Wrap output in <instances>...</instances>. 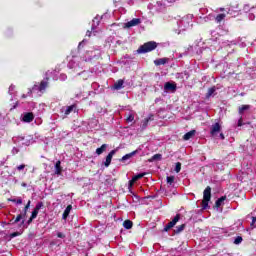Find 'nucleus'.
I'll list each match as a JSON object with an SVG mask.
<instances>
[{"mask_svg": "<svg viewBox=\"0 0 256 256\" xmlns=\"http://www.w3.org/2000/svg\"><path fill=\"white\" fill-rule=\"evenodd\" d=\"M157 49V42H147L144 45L140 46L137 50L138 53H149L151 51H155Z\"/></svg>", "mask_w": 256, "mask_h": 256, "instance_id": "nucleus-1", "label": "nucleus"}, {"mask_svg": "<svg viewBox=\"0 0 256 256\" xmlns=\"http://www.w3.org/2000/svg\"><path fill=\"white\" fill-rule=\"evenodd\" d=\"M209 201H211V187H206L203 193L202 209L209 207Z\"/></svg>", "mask_w": 256, "mask_h": 256, "instance_id": "nucleus-2", "label": "nucleus"}, {"mask_svg": "<svg viewBox=\"0 0 256 256\" xmlns=\"http://www.w3.org/2000/svg\"><path fill=\"white\" fill-rule=\"evenodd\" d=\"M137 25H141V19L134 18L131 21L124 24V29H131V27H137Z\"/></svg>", "mask_w": 256, "mask_h": 256, "instance_id": "nucleus-3", "label": "nucleus"}, {"mask_svg": "<svg viewBox=\"0 0 256 256\" xmlns=\"http://www.w3.org/2000/svg\"><path fill=\"white\" fill-rule=\"evenodd\" d=\"M179 219H180V217H179V214H178V215H176V216L174 217V219H173L172 221H170V222L165 226L164 231H169L170 229H173V226H174V225H177V223L179 222Z\"/></svg>", "mask_w": 256, "mask_h": 256, "instance_id": "nucleus-4", "label": "nucleus"}, {"mask_svg": "<svg viewBox=\"0 0 256 256\" xmlns=\"http://www.w3.org/2000/svg\"><path fill=\"white\" fill-rule=\"evenodd\" d=\"M220 132H221V125L219 123H215L214 125L211 126L210 133L212 137H216V135Z\"/></svg>", "mask_w": 256, "mask_h": 256, "instance_id": "nucleus-5", "label": "nucleus"}, {"mask_svg": "<svg viewBox=\"0 0 256 256\" xmlns=\"http://www.w3.org/2000/svg\"><path fill=\"white\" fill-rule=\"evenodd\" d=\"M117 153V150H112L110 153L106 156V160L104 162L105 167H109L111 165V161L113 159V155Z\"/></svg>", "mask_w": 256, "mask_h": 256, "instance_id": "nucleus-6", "label": "nucleus"}, {"mask_svg": "<svg viewBox=\"0 0 256 256\" xmlns=\"http://www.w3.org/2000/svg\"><path fill=\"white\" fill-rule=\"evenodd\" d=\"M34 119L35 116L31 112L25 113L23 116L24 123H31V121H33Z\"/></svg>", "mask_w": 256, "mask_h": 256, "instance_id": "nucleus-7", "label": "nucleus"}, {"mask_svg": "<svg viewBox=\"0 0 256 256\" xmlns=\"http://www.w3.org/2000/svg\"><path fill=\"white\" fill-rule=\"evenodd\" d=\"M137 153H139V149L131 152V153H128L126 155H124L120 161H122L124 163V161H128V159H131L132 157H135V155H137Z\"/></svg>", "mask_w": 256, "mask_h": 256, "instance_id": "nucleus-8", "label": "nucleus"}, {"mask_svg": "<svg viewBox=\"0 0 256 256\" xmlns=\"http://www.w3.org/2000/svg\"><path fill=\"white\" fill-rule=\"evenodd\" d=\"M143 177H145V173L138 174V175L134 176V177L129 181L130 187H133V184H134L136 181H139V179H143Z\"/></svg>", "mask_w": 256, "mask_h": 256, "instance_id": "nucleus-9", "label": "nucleus"}, {"mask_svg": "<svg viewBox=\"0 0 256 256\" xmlns=\"http://www.w3.org/2000/svg\"><path fill=\"white\" fill-rule=\"evenodd\" d=\"M164 89H165V91H175L177 89V85H175L174 83H171V82H167L164 85Z\"/></svg>", "mask_w": 256, "mask_h": 256, "instance_id": "nucleus-10", "label": "nucleus"}, {"mask_svg": "<svg viewBox=\"0 0 256 256\" xmlns=\"http://www.w3.org/2000/svg\"><path fill=\"white\" fill-rule=\"evenodd\" d=\"M71 209H73V206L68 205L66 209L64 210V213L62 215V219H67L69 217V213H71Z\"/></svg>", "mask_w": 256, "mask_h": 256, "instance_id": "nucleus-11", "label": "nucleus"}, {"mask_svg": "<svg viewBox=\"0 0 256 256\" xmlns=\"http://www.w3.org/2000/svg\"><path fill=\"white\" fill-rule=\"evenodd\" d=\"M149 121H153V115H151L149 118H145L142 121V129H147V126L149 125Z\"/></svg>", "mask_w": 256, "mask_h": 256, "instance_id": "nucleus-12", "label": "nucleus"}, {"mask_svg": "<svg viewBox=\"0 0 256 256\" xmlns=\"http://www.w3.org/2000/svg\"><path fill=\"white\" fill-rule=\"evenodd\" d=\"M195 130H192L188 133H186L184 136H183V139L184 141H189V139H191L192 137H195Z\"/></svg>", "mask_w": 256, "mask_h": 256, "instance_id": "nucleus-13", "label": "nucleus"}, {"mask_svg": "<svg viewBox=\"0 0 256 256\" xmlns=\"http://www.w3.org/2000/svg\"><path fill=\"white\" fill-rule=\"evenodd\" d=\"M107 151V144H103L100 148L96 149V154L103 155Z\"/></svg>", "mask_w": 256, "mask_h": 256, "instance_id": "nucleus-14", "label": "nucleus"}, {"mask_svg": "<svg viewBox=\"0 0 256 256\" xmlns=\"http://www.w3.org/2000/svg\"><path fill=\"white\" fill-rule=\"evenodd\" d=\"M123 80H118L115 84H114V89H116L117 91H119V89H123Z\"/></svg>", "mask_w": 256, "mask_h": 256, "instance_id": "nucleus-15", "label": "nucleus"}, {"mask_svg": "<svg viewBox=\"0 0 256 256\" xmlns=\"http://www.w3.org/2000/svg\"><path fill=\"white\" fill-rule=\"evenodd\" d=\"M73 109H75V105L68 106L66 109L63 108V111L65 115H69L73 112Z\"/></svg>", "mask_w": 256, "mask_h": 256, "instance_id": "nucleus-16", "label": "nucleus"}, {"mask_svg": "<svg viewBox=\"0 0 256 256\" xmlns=\"http://www.w3.org/2000/svg\"><path fill=\"white\" fill-rule=\"evenodd\" d=\"M124 229H131L133 227V222L131 220H126L123 223Z\"/></svg>", "mask_w": 256, "mask_h": 256, "instance_id": "nucleus-17", "label": "nucleus"}, {"mask_svg": "<svg viewBox=\"0 0 256 256\" xmlns=\"http://www.w3.org/2000/svg\"><path fill=\"white\" fill-rule=\"evenodd\" d=\"M167 61H169L167 58H161V59L155 60L154 63L155 65H165Z\"/></svg>", "mask_w": 256, "mask_h": 256, "instance_id": "nucleus-18", "label": "nucleus"}, {"mask_svg": "<svg viewBox=\"0 0 256 256\" xmlns=\"http://www.w3.org/2000/svg\"><path fill=\"white\" fill-rule=\"evenodd\" d=\"M249 109H251V106H250V105H242V106L239 108V113H240V115H243V112H244V111H249Z\"/></svg>", "mask_w": 256, "mask_h": 256, "instance_id": "nucleus-19", "label": "nucleus"}, {"mask_svg": "<svg viewBox=\"0 0 256 256\" xmlns=\"http://www.w3.org/2000/svg\"><path fill=\"white\" fill-rule=\"evenodd\" d=\"M56 175H61V161H57L55 164Z\"/></svg>", "mask_w": 256, "mask_h": 256, "instance_id": "nucleus-20", "label": "nucleus"}, {"mask_svg": "<svg viewBox=\"0 0 256 256\" xmlns=\"http://www.w3.org/2000/svg\"><path fill=\"white\" fill-rule=\"evenodd\" d=\"M9 201H11L12 203H16L17 205H21L23 203V199H21V197L11 198L9 199Z\"/></svg>", "mask_w": 256, "mask_h": 256, "instance_id": "nucleus-21", "label": "nucleus"}, {"mask_svg": "<svg viewBox=\"0 0 256 256\" xmlns=\"http://www.w3.org/2000/svg\"><path fill=\"white\" fill-rule=\"evenodd\" d=\"M153 161H161V154H155L151 159H149L150 163H153Z\"/></svg>", "mask_w": 256, "mask_h": 256, "instance_id": "nucleus-22", "label": "nucleus"}, {"mask_svg": "<svg viewBox=\"0 0 256 256\" xmlns=\"http://www.w3.org/2000/svg\"><path fill=\"white\" fill-rule=\"evenodd\" d=\"M37 215H39V210L34 209V211H32V215L29 219V223H31V221H33V219H37Z\"/></svg>", "mask_w": 256, "mask_h": 256, "instance_id": "nucleus-23", "label": "nucleus"}, {"mask_svg": "<svg viewBox=\"0 0 256 256\" xmlns=\"http://www.w3.org/2000/svg\"><path fill=\"white\" fill-rule=\"evenodd\" d=\"M225 199H227L226 196H222L221 198H219L217 201H216V207H221L223 205V201H225Z\"/></svg>", "mask_w": 256, "mask_h": 256, "instance_id": "nucleus-24", "label": "nucleus"}, {"mask_svg": "<svg viewBox=\"0 0 256 256\" xmlns=\"http://www.w3.org/2000/svg\"><path fill=\"white\" fill-rule=\"evenodd\" d=\"M47 89V81H42L39 86V91H45Z\"/></svg>", "mask_w": 256, "mask_h": 256, "instance_id": "nucleus-25", "label": "nucleus"}, {"mask_svg": "<svg viewBox=\"0 0 256 256\" xmlns=\"http://www.w3.org/2000/svg\"><path fill=\"white\" fill-rule=\"evenodd\" d=\"M225 17H226V15L225 14H219V15H217L216 16V21L218 22V23H221L222 21H223V19H225Z\"/></svg>", "mask_w": 256, "mask_h": 256, "instance_id": "nucleus-26", "label": "nucleus"}, {"mask_svg": "<svg viewBox=\"0 0 256 256\" xmlns=\"http://www.w3.org/2000/svg\"><path fill=\"white\" fill-rule=\"evenodd\" d=\"M174 182H175V176H168L167 177V183L169 185H173Z\"/></svg>", "mask_w": 256, "mask_h": 256, "instance_id": "nucleus-27", "label": "nucleus"}, {"mask_svg": "<svg viewBox=\"0 0 256 256\" xmlns=\"http://www.w3.org/2000/svg\"><path fill=\"white\" fill-rule=\"evenodd\" d=\"M29 207H31V200H29L26 206L24 207V217L25 215H27V211H29Z\"/></svg>", "mask_w": 256, "mask_h": 256, "instance_id": "nucleus-28", "label": "nucleus"}, {"mask_svg": "<svg viewBox=\"0 0 256 256\" xmlns=\"http://www.w3.org/2000/svg\"><path fill=\"white\" fill-rule=\"evenodd\" d=\"M242 242H243V237H241V236L236 237V239L234 240L235 245H239Z\"/></svg>", "mask_w": 256, "mask_h": 256, "instance_id": "nucleus-29", "label": "nucleus"}, {"mask_svg": "<svg viewBox=\"0 0 256 256\" xmlns=\"http://www.w3.org/2000/svg\"><path fill=\"white\" fill-rule=\"evenodd\" d=\"M185 229V224L176 227L175 233H181Z\"/></svg>", "mask_w": 256, "mask_h": 256, "instance_id": "nucleus-30", "label": "nucleus"}, {"mask_svg": "<svg viewBox=\"0 0 256 256\" xmlns=\"http://www.w3.org/2000/svg\"><path fill=\"white\" fill-rule=\"evenodd\" d=\"M215 91H216L215 87L209 88L208 93H207V97H211V95H213V93H215Z\"/></svg>", "mask_w": 256, "mask_h": 256, "instance_id": "nucleus-31", "label": "nucleus"}, {"mask_svg": "<svg viewBox=\"0 0 256 256\" xmlns=\"http://www.w3.org/2000/svg\"><path fill=\"white\" fill-rule=\"evenodd\" d=\"M127 123H132V121H135V116H133V114H130L127 118H126Z\"/></svg>", "mask_w": 256, "mask_h": 256, "instance_id": "nucleus-32", "label": "nucleus"}, {"mask_svg": "<svg viewBox=\"0 0 256 256\" xmlns=\"http://www.w3.org/2000/svg\"><path fill=\"white\" fill-rule=\"evenodd\" d=\"M23 219V214H19L12 223H19Z\"/></svg>", "mask_w": 256, "mask_h": 256, "instance_id": "nucleus-33", "label": "nucleus"}, {"mask_svg": "<svg viewBox=\"0 0 256 256\" xmlns=\"http://www.w3.org/2000/svg\"><path fill=\"white\" fill-rule=\"evenodd\" d=\"M175 171H176V173H179L181 171V163L180 162L176 163Z\"/></svg>", "mask_w": 256, "mask_h": 256, "instance_id": "nucleus-34", "label": "nucleus"}, {"mask_svg": "<svg viewBox=\"0 0 256 256\" xmlns=\"http://www.w3.org/2000/svg\"><path fill=\"white\" fill-rule=\"evenodd\" d=\"M41 207H43V202H39L36 207L34 208L36 211H40Z\"/></svg>", "mask_w": 256, "mask_h": 256, "instance_id": "nucleus-35", "label": "nucleus"}, {"mask_svg": "<svg viewBox=\"0 0 256 256\" xmlns=\"http://www.w3.org/2000/svg\"><path fill=\"white\" fill-rule=\"evenodd\" d=\"M17 171H23V169H25V164H21L19 166L16 167Z\"/></svg>", "mask_w": 256, "mask_h": 256, "instance_id": "nucleus-36", "label": "nucleus"}, {"mask_svg": "<svg viewBox=\"0 0 256 256\" xmlns=\"http://www.w3.org/2000/svg\"><path fill=\"white\" fill-rule=\"evenodd\" d=\"M57 237L59 239H65V234L61 233V232H57Z\"/></svg>", "mask_w": 256, "mask_h": 256, "instance_id": "nucleus-37", "label": "nucleus"}, {"mask_svg": "<svg viewBox=\"0 0 256 256\" xmlns=\"http://www.w3.org/2000/svg\"><path fill=\"white\" fill-rule=\"evenodd\" d=\"M19 235H21V233L14 232V233L10 234V237L13 239V237H19Z\"/></svg>", "mask_w": 256, "mask_h": 256, "instance_id": "nucleus-38", "label": "nucleus"}, {"mask_svg": "<svg viewBox=\"0 0 256 256\" xmlns=\"http://www.w3.org/2000/svg\"><path fill=\"white\" fill-rule=\"evenodd\" d=\"M255 223H256V217H252V223H251V227H255Z\"/></svg>", "mask_w": 256, "mask_h": 256, "instance_id": "nucleus-39", "label": "nucleus"}, {"mask_svg": "<svg viewBox=\"0 0 256 256\" xmlns=\"http://www.w3.org/2000/svg\"><path fill=\"white\" fill-rule=\"evenodd\" d=\"M242 125H243V119L240 118V119L238 120V127H242Z\"/></svg>", "mask_w": 256, "mask_h": 256, "instance_id": "nucleus-40", "label": "nucleus"}, {"mask_svg": "<svg viewBox=\"0 0 256 256\" xmlns=\"http://www.w3.org/2000/svg\"><path fill=\"white\" fill-rule=\"evenodd\" d=\"M220 138L221 139H225V135H223V133L220 134Z\"/></svg>", "mask_w": 256, "mask_h": 256, "instance_id": "nucleus-41", "label": "nucleus"}, {"mask_svg": "<svg viewBox=\"0 0 256 256\" xmlns=\"http://www.w3.org/2000/svg\"><path fill=\"white\" fill-rule=\"evenodd\" d=\"M188 18L189 19H193V15H188Z\"/></svg>", "mask_w": 256, "mask_h": 256, "instance_id": "nucleus-42", "label": "nucleus"}, {"mask_svg": "<svg viewBox=\"0 0 256 256\" xmlns=\"http://www.w3.org/2000/svg\"><path fill=\"white\" fill-rule=\"evenodd\" d=\"M87 35H88L89 37H91V32L88 31V32H87Z\"/></svg>", "mask_w": 256, "mask_h": 256, "instance_id": "nucleus-43", "label": "nucleus"}, {"mask_svg": "<svg viewBox=\"0 0 256 256\" xmlns=\"http://www.w3.org/2000/svg\"><path fill=\"white\" fill-rule=\"evenodd\" d=\"M11 89H13V86H10V91H11Z\"/></svg>", "mask_w": 256, "mask_h": 256, "instance_id": "nucleus-44", "label": "nucleus"}, {"mask_svg": "<svg viewBox=\"0 0 256 256\" xmlns=\"http://www.w3.org/2000/svg\"><path fill=\"white\" fill-rule=\"evenodd\" d=\"M23 223H25V221H24V220L22 221V225H23Z\"/></svg>", "mask_w": 256, "mask_h": 256, "instance_id": "nucleus-45", "label": "nucleus"}]
</instances>
